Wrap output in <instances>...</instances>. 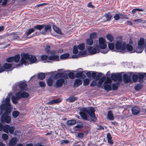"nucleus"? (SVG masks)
<instances>
[{
    "mask_svg": "<svg viewBox=\"0 0 146 146\" xmlns=\"http://www.w3.org/2000/svg\"><path fill=\"white\" fill-rule=\"evenodd\" d=\"M12 94V92L9 93L5 100L2 101V104L0 106V115L2 113L3 111L5 110V113L1 117V121L2 123H9L11 121V117L8 115L11 112L10 98Z\"/></svg>",
    "mask_w": 146,
    "mask_h": 146,
    "instance_id": "f257e3e1",
    "label": "nucleus"
},
{
    "mask_svg": "<svg viewBox=\"0 0 146 146\" xmlns=\"http://www.w3.org/2000/svg\"><path fill=\"white\" fill-rule=\"evenodd\" d=\"M103 74L98 73L97 76L95 80H93L90 84L91 87H94L97 85L98 87H101L104 81L103 86L104 89L108 92L110 91V77H108L106 78L105 76H103Z\"/></svg>",
    "mask_w": 146,
    "mask_h": 146,
    "instance_id": "f03ea898",
    "label": "nucleus"
},
{
    "mask_svg": "<svg viewBox=\"0 0 146 146\" xmlns=\"http://www.w3.org/2000/svg\"><path fill=\"white\" fill-rule=\"evenodd\" d=\"M80 112L79 114L82 119L84 120H88V117L87 115L88 114L91 117V120L94 122L97 120V117L96 116L94 112V109L91 107L89 110L85 108H83L80 110Z\"/></svg>",
    "mask_w": 146,
    "mask_h": 146,
    "instance_id": "7ed1b4c3",
    "label": "nucleus"
},
{
    "mask_svg": "<svg viewBox=\"0 0 146 146\" xmlns=\"http://www.w3.org/2000/svg\"><path fill=\"white\" fill-rule=\"evenodd\" d=\"M111 78L114 81L116 82L115 83L111 84L112 81L110 79V90H116L119 86L122 80V76L120 73H112L111 74Z\"/></svg>",
    "mask_w": 146,
    "mask_h": 146,
    "instance_id": "20e7f679",
    "label": "nucleus"
},
{
    "mask_svg": "<svg viewBox=\"0 0 146 146\" xmlns=\"http://www.w3.org/2000/svg\"><path fill=\"white\" fill-rule=\"evenodd\" d=\"M21 61L23 64H25V65L29 64V63L27 61V60H28L30 62V64L36 62V58L34 56L30 55L27 53H23L21 54Z\"/></svg>",
    "mask_w": 146,
    "mask_h": 146,
    "instance_id": "39448f33",
    "label": "nucleus"
},
{
    "mask_svg": "<svg viewBox=\"0 0 146 146\" xmlns=\"http://www.w3.org/2000/svg\"><path fill=\"white\" fill-rule=\"evenodd\" d=\"M15 95V96H13L11 97L12 102L15 104L17 103V100H19L21 98H27L29 96V95L27 92H21V91H19L16 93Z\"/></svg>",
    "mask_w": 146,
    "mask_h": 146,
    "instance_id": "423d86ee",
    "label": "nucleus"
},
{
    "mask_svg": "<svg viewBox=\"0 0 146 146\" xmlns=\"http://www.w3.org/2000/svg\"><path fill=\"white\" fill-rule=\"evenodd\" d=\"M126 42L122 41H119L116 42L115 44V49L117 52L122 53L127 52L126 47Z\"/></svg>",
    "mask_w": 146,
    "mask_h": 146,
    "instance_id": "0eeeda50",
    "label": "nucleus"
},
{
    "mask_svg": "<svg viewBox=\"0 0 146 146\" xmlns=\"http://www.w3.org/2000/svg\"><path fill=\"white\" fill-rule=\"evenodd\" d=\"M18 86H19L21 90H26L27 84L26 82H21L16 84L12 88L14 92H15L17 91L18 89Z\"/></svg>",
    "mask_w": 146,
    "mask_h": 146,
    "instance_id": "6e6552de",
    "label": "nucleus"
},
{
    "mask_svg": "<svg viewBox=\"0 0 146 146\" xmlns=\"http://www.w3.org/2000/svg\"><path fill=\"white\" fill-rule=\"evenodd\" d=\"M144 39L143 38H140L138 42L137 48L136 49L135 52L138 53H141L144 48Z\"/></svg>",
    "mask_w": 146,
    "mask_h": 146,
    "instance_id": "1a4fd4ad",
    "label": "nucleus"
},
{
    "mask_svg": "<svg viewBox=\"0 0 146 146\" xmlns=\"http://www.w3.org/2000/svg\"><path fill=\"white\" fill-rule=\"evenodd\" d=\"M86 48L88 52L92 54H95L99 52L100 49L97 45H95L94 47L88 46H86Z\"/></svg>",
    "mask_w": 146,
    "mask_h": 146,
    "instance_id": "9d476101",
    "label": "nucleus"
},
{
    "mask_svg": "<svg viewBox=\"0 0 146 146\" xmlns=\"http://www.w3.org/2000/svg\"><path fill=\"white\" fill-rule=\"evenodd\" d=\"M15 129V127L12 126L10 127L8 125H4V131L7 133L9 132L11 134H13Z\"/></svg>",
    "mask_w": 146,
    "mask_h": 146,
    "instance_id": "9b49d317",
    "label": "nucleus"
},
{
    "mask_svg": "<svg viewBox=\"0 0 146 146\" xmlns=\"http://www.w3.org/2000/svg\"><path fill=\"white\" fill-rule=\"evenodd\" d=\"M99 48L102 49H104L107 47L106 42L104 39L102 37H100L99 39Z\"/></svg>",
    "mask_w": 146,
    "mask_h": 146,
    "instance_id": "f8f14e48",
    "label": "nucleus"
},
{
    "mask_svg": "<svg viewBox=\"0 0 146 146\" xmlns=\"http://www.w3.org/2000/svg\"><path fill=\"white\" fill-rule=\"evenodd\" d=\"M20 59V55L19 54L16 55L15 56L9 57L6 59V61L9 62L14 61L16 62H19Z\"/></svg>",
    "mask_w": 146,
    "mask_h": 146,
    "instance_id": "ddd939ff",
    "label": "nucleus"
},
{
    "mask_svg": "<svg viewBox=\"0 0 146 146\" xmlns=\"http://www.w3.org/2000/svg\"><path fill=\"white\" fill-rule=\"evenodd\" d=\"M131 111L133 115H136L139 113L141 110L139 107L136 106L133 107L131 108Z\"/></svg>",
    "mask_w": 146,
    "mask_h": 146,
    "instance_id": "4468645a",
    "label": "nucleus"
},
{
    "mask_svg": "<svg viewBox=\"0 0 146 146\" xmlns=\"http://www.w3.org/2000/svg\"><path fill=\"white\" fill-rule=\"evenodd\" d=\"M64 80L63 79L60 78L57 80L56 83V88H59L62 86Z\"/></svg>",
    "mask_w": 146,
    "mask_h": 146,
    "instance_id": "2eb2a0df",
    "label": "nucleus"
},
{
    "mask_svg": "<svg viewBox=\"0 0 146 146\" xmlns=\"http://www.w3.org/2000/svg\"><path fill=\"white\" fill-rule=\"evenodd\" d=\"M17 140V138L16 137L12 138L9 142V146H14L16 144Z\"/></svg>",
    "mask_w": 146,
    "mask_h": 146,
    "instance_id": "dca6fc26",
    "label": "nucleus"
},
{
    "mask_svg": "<svg viewBox=\"0 0 146 146\" xmlns=\"http://www.w3.org/2000/svg\"><path fill=\"white\" fill-rule=\"evenodd\" d=\"M123 78L124 82L126 84L131 82V79L130 77L126 74H124L123 75Z\"/></svg>",
    "mask_w": 146,
    "mask_h": 146,
    "instance_id": "f3484780",
    "label": "nucleus"
},
{
    "mask_svg": "<svg viewBox=\"0 0 146 146\" xmlns=\"http://www.w3.org/2000/svg\"><path fill=\"white\" fill-rule=\"evenodd\" d=\"M127 52L128 51L130 53H133L135 52V50L133 49V46L129 44L126 45Z\"/></svg>",
    "mask_w": 146,
    "mask_h": 146,
    "instance_id": "a211bd4d",
    "label": "nucleus"
},
{
    "mask_svg": "<svg viewBox=\"0 0 146 146\" xmlns=\"http://www.w3.org/2000/svg\"><path fill=\"white\" fill-rule=\"evenodd\" d=\"M82 81L80 79H77L75 81L74 83V86L75 87H78L80 85L82 84Z\"/></svg>",
    "mask_w": 146,
    "mask_h": 146,
    "instance_id": "6ab92c4d",
    "label": "nucleus"
},
{
    "mask_svg": "<svg viewBox=\"0 0 146 146\" xmlns=\"http://www.w3.org/2000/svg\"><path fill=\"white\" fill-rule=\"evenodd\" d=\"M44 27V31H42V33L43 34H45L48 31H50L51 30V27L50 25H47Z\"/></svg>",
    "mask_w": 146,
    "mask_h": 146,
    "instance_id": "aec40b11",
    "label": "nucleus"
},
{
    "mask_svg": "<svg viewBox=\"0 0 146 146\" xmlns=\"http://www.w3.org/2000/svg\"><path fill=\"white\" fill-rule=\"evenodd\" d=\"M59 56L57 55H52L49 56L48 58V59L50 60H52L57 61L59 60Z\"/></svg>",
    "mask_w": 146,
    "mask_h": 146,
    "instance_id": "412c9836",
    "label": "nucleus"
},
{
    "mask_svg": "<svg viewBox=\"0 0 146 146\" xmlns=\"http://www.w3.org/2000/svg\"><path fill=\"white\" fill-rule=\"evenodd\" d=\"M61 101V99H59L57 100H52L47 103L48 105H52L54 104L58 103L60 102Z\"/></svg>",
    "mask_w": 146,
    "mask_h": 146,
    "instance_id": "4be33fe9",
    "label": "nucleus"
},
{
    "mask_svg": "<svg viewBox=\"0 0 146 146\" xmlns=\"http://www.w3.org/2000/svg\"><path fill=\"white\" fill-rule=\"evenodd\" d=\"M45 26V25H36L34 26V29L40 31Z\"/></svg>",
    "mask_w": 146,
    "mask_h": 146,
    "instance_id": "5701e85b",
    "label": "nucleus"
},
{
    "mask_svg": "<svg viewBox=\"0 0 146 146\" xmlns=\"http://www.w3.org/2000/svg\"><path fill=\"white\" fill-rule=\"evenodd\" d=\"M145 73H138V75L139 82H141L142 81L143 79L144 78L145 76Z\"/></svg>",
    "mask_w": 146,
    "mask_h": 146,
    "instance_id": "b1692460",
    "label": "nucleus"
},
{
    "mask_svg": "<svg viewBox=\"0 0 146 146\" xmlns=\"http://www.w3.org/2000/svg\"><path fill=\"white\" fill-rule=\"evenodd\" d=\"M52 28L54 30L56 33L60 34H62V32L61 30L59 28L56 27V26L53 25Z\"/></svg>",
    "mask_w": 146,
    "mask_h": 146,
    "instance_id": "393cba45",
    "label": "nucleus"
},
{
    "mask_svg": "<svg viewBox=\"0 0 146 146\" xmlns=\"http://www.w3.org/2000/svg\"><path fill=\"white\" fill-rule=\"evenodd\" d=\"M37 77L40 80H42L45 77V73L41 72L38 74Z\"/></svg>",
    "mask_w": 146,
    "mask_h": 146,
    "instance_id": "a878e982",
    "label": "nucleus"
},
{
    "mask_svg": "<svg viewBox=\"0 0 146 146\" xmlns=\"http://www.w3.org/2000/svg\"><path fill=\"white\" fill-rule=\"evenodd\" d=\"M67 124L68 125H74L76 123V121L74 119L68 120L67 121Z\"/></svg>",
    "mask_w": 146,
    "mask_h": 146,
    "instance_id": "bb28decb",
    "label": "nucleus"
},
{
    "mask_svg": "<svg viewBox=\"0 0 146 146\" xmlns=\"http://www.w3.org/2000/svg\"><path fill=\"white\" fill-rule=\"evenodd\" d=\"M86 45H91L93 44V40L91 38H88L86 40Z\"/></svg>",
    "mask_w": 146,
    "mask_h": 146,
    "instance_id": "cd10ccee",
    "label": "nucleus"
},
{
    "mask_svg": "<svg viewBox=\"0 0 146 146\" xmlns=\"http://www.w3.org/2000/svg\"><path fill=\"white\" fill-rule=\"evenodd\" d=\"M77 99V98L76 97L71 96L68 98L67 100V101L70 102H72L76 100Z\"/></svg>",
    "mask_w": 146,
    "mask_h": 146,
    "instance_id": "c85d7f7f",
    "label": "nucleus"
},
{
    "mask_svg": "<svg viewBox=\"0 0 146 146\" xmlns=\"http://www.w3.org/2000/svg\"><path fill=\"white\" fill-rule=\"evenodd\" d=\"M85 48V45L84 43H81L78 46V49L81 50H84Z\"/></svg>",
    "mask_w": 146,
    "mask_h": 146,
    "instance_id": "c756f323",
    "label": "nucleus"
},
{
    "mask_svg": "<svg viewBox=\"0 0 146 146\" xmlns=\"http://www.w3.org/2000/svg\"><path fill=\"white\" fill-rule=\"evenodd\" d=\"M91 39H95L97 37V34L96 32H94L91 33L90 36Z\"/></svg>",
    "mask_w": 146,
    "mask_h": 146,
    "instance_id": "7c9ffc66",
    "label": "nucleus"
},
{
    "mask_svg": "<svg viewBox=\"0 0 146 146\" xmlns=\"http://www.w3.org/2000/svg\"><path fill=\"white\" fill-rule=\"evenodd\" d=\"M143 87V85L141 84H137L135 86V89L136 90H139Z\"/></svg>",
    "mask_w": 146,
    "mask_h": 146,
    "instance_id": "2f4dec72",
    "label": "nucleus"
},
{
    "mask_svg": "<svg viewBox=\"0 0 146 146\" xmlns=\"http://www.w3.org/2000/svg\"><path fill=\"white\" fill-rule=\"evenodd\" d=\"M138 78V75L137 74H135L132 75V80L134 82H135L137 81Z\"/></svg>",
    "mask_w": 146,
    "mask_h": 146,
    "instance_id": "473e14b6",
    "label": "nucleus"
},
{
    "mask_svg": "<svg viewBox=\"0 0 146 146\" xmlns=\"http://www.w3.org/2000/svg\"><path fill=\"white\" fill-rule=\"evenodd\" d=\"M69 56V54L68 53H65L62 55L60 56V58L62 59H65L68 58Z\"/></svg>",
    "mask_w": 146,
    "mask_h": 146,
    "instance_id": "72a5a7b5",
    "label": "nucleus"
},
{
    "mask_svg": "<svg viewBox=\"0 0 146 146\" xmlns=\"http://www.w3.org/2000/svg\"><path fill=\"white\" fill-rule=\"evenodd\" d=\"M19 112L17 111H13L12 113V115L14 118L17 117L19 115Z\"/></svg>",
    "mask_w": 146,
    "mask_h": 146,
    "instance_id": "f704fd0d",
    "label": "nucleus"
},
{
    "mask_svg": "<svg viewBox=\"0 0 146 146\" xmlns=\"http://www.w3.org/2000/svg\"><path fill=\"white\" fill-rule=\"evenodd\" d=\"M35 31L34 28H31L29 29L27 32L25 33L26 35L28 36L32 33L33 32Z\"/></svg>",
    "mask_w": 146,
    "mask_h": 146,
    "instance_id": "c9c22d12",
    "label": "nucleus"
},
{
    "mask_svg": "<svg viewBox=\"0 0 146 146\" xmlns=\"http://www.w3.org/2000/svg\"><path fill=\"white\" fill-rule=\"evenodd\" d=\"M12 66V65L11 64L5 63L4 64L3 66L4 68L7 69H8L10 68Z\"/></svg>",
    "mask_w": 146,
    "mask_h": 146,
    "instance_id": "e433bc0d",
    "label": "nucleus"
},
{
    "mask_svg": "<svg viewBox=\"0 0 146 146\" xmlns=\"http://www.w3.org/2000/svg\"><path fill=\"white\" fill-rule=\"evenodd\" d=\"M53 81L51 78H49L47 80V84L49 86H51L52 85Z\"/></svg>",
    "mask_w": 146,
    "mask_h": 146,
    "instance_id": "4c0bfd02",
    "label": "nucleus"
},
{
    "mask_svg": "<svg viewBox=\"0 0 146 146\" xmlns=\"http://www.w3.org/2000/svg\"><path fill=\"white\" fill-rule=\"evenodd\" d=\"M89 79L88 78H86L84 80L83 85L84 86H87L89 84Z\"/></svg>",
    "mask_w": 146,
    "mask_h": 146,
    "instance_id": "58836bf2",
    "label": "nucleus"
},
{
    "mask_svg": "<svg viewBox=\"0 0 146 146\" xmlns=\"http://www.w3.org/2000/svg\"><path fill=\"white\" fill-rule=\"evenodd\" d=\"M8 137V135L5 133L3 134L2 135V138L4 140H7Z\"/></svg>",
    "mask_w": 146,
    "mask_h": 146,
    "instance_id": "ea45409f",
    "label": "nucleus"
},
{
    "mask_svg": "<svg viewBox=\"0 0 146 146\" xmlns=\"http://www.w3.org/2000/svg\"><path fill=\"white\" fill-rule=\"evenodd\" d=\"M73 52L74 54H76L78 52V51L77 49V47L76 46L74 45L73 47Z\"/></svg>",
    "mask_w": 146,
    "mask_h": 146,
    "instance_id": "a19ab883",
    "label": "nucleus"
},
{
    "mask_svg": "<svg viewBox=\"0 0 146 146\" xmlns=\"http://www.w3.org/2000/svg\"><path fill=\"white\" fill-rule=\"evenodd\" d=\"M68 76L70 78L74 79V74L73 72H70L68 74Z\"/></svg>",
    "mask_w": 146,
    "mask_h": 146,
    "instance_id": "79ce46f5",
    "label": "nucleus"
},
{
    "mask_svg": "<svg viewBox=\"0 0 146 146\" xmlns=\"http://www.w3.org/2000/svg\"><path fill=\"white\" fill-rule=\"evenodd\" d=\"M121 15V14H115L114 17V18L115 20H118L119 19Z\"/></svg>",
    "mask_w": 146,
    "mask_h": 146,
    "instance_id": "37998d69",
    "label": "nucleus"
},
{
    "mask_svg": "<svg viewBox=\"0 0 146 146\" xmlns=\"http://www.w3.org/2000/svg\"><path fill=\"white\" fill-rule=\"evenodd\" d=\"M83 74V72H77L76 74V77L77 78L81 77L82 76Z\"/></svg>",
    "mask_w": 146,
    "mask_h": 146,
    "instance_id": "c03bdc74",
    "label": "nucleus"
},
{
    "mask_svg": "<svg viewBox=\"0 0 146 146\" xmlns=\"http://www.w3.org/2000/svg\"><path fill=\"white\" fill-rule=\"evenodd\" d=\"M143 9H135L132 10V12L133 13H134L137 11H143Z\"/></svg>",
    "mask_w": 146,
    "mask_h": 146,
    "instance_id": "a18cd8bd",
    "label": "nucleus"
},
{
    "mask_svg": "<svg viewBox=\"0 0 146 146\" xmlns=\"http://www.w3.org/2000/svg\"><path fill=\"white\" fill-rule=\"evenodd\" d=\"M50 46L49 45H47L45 49V51L48 54L50 52Z\"/></svg>",
    "mask_w": 146,
    "mask_h": 146,
    "instance_id": "49530a36",
    "label": "nucleus"
},
{
    "mask_svg": "<svg viewBox=\"0 0 146 146\" xmlns=\"http://www.w3.org/2000/svg\"><path fill=\"white\" fill-rule=\"evenodd\" d=\"M86 54V52L85 51H80L79 52L78 55L80 57V56H84Z\"/></svg>",
    "mask_w": 146,
    "mask_h": 146,
    "instance_id": "de8ad7c7",
    "label": "nucleus"
},
{
    "mask_svg": "<svg viewBox=\"0 0 146 146\" xmlns=\"http://www.w3.org/2000/svg\"><path fill=\"white\" fill-rule=\"evenodd\" d=\"M110 50H111L113 52L115 51L114 45L113 44L110 43Z\"/></svg>",
    "mask_w": 146,
    "mask_h": 146,
    "instance_id": "09e8293b",
    "label": "nucleus"
},
{
    "mask_svg": "<svg viewBox=\"0 0 146 146\" xmlns=\"http://www.w3.org/2000/svg\"><path fill=\"white\" fill-rule=\"evenodd\" d=\"M39 85L42 88L45 87L46 85L45 83L42 81L40 82L39 83Z\"/></svg>",
    "mask_w": 146,
    "mask_h": 146,
    "instance_id": "8fccbe9b",
    "label": "nucleus"
},
{
    "mask_svg": "<svg viewBox=\"0 0 146 146\" xmlns=\"http://www.w3.org/2000/svg\"><path fill=\"white\" fill-rule=\"evenodd\" d=\"M143 20L141 19H135L133 20V21L136 23H141L142 22Z\"/></svg>",
    "mask_w": 146,
    "mask_h": 146,
    "instance_id": "3c124183",
    "label": "nucleus"
},
{
    "mask_svg": "<svg viewBox=\"0 0 146 146\" xmlns=\"http://www.w3.org/2000/svg\"><path fill=\"white\" fill-rule=\"evenodd\" d=\"M84 134L82 133H79L78 134L77 137L80 138H82L84 136Z\"/></svg>",
    "mask_w": 146,
    "mask_h": 146,
    "instance_id": "603ef678",
    "label": "nucleus"
},
{
    "mask_svg": "<svg viewBox=\"0 0 146 146\" xmlns=\"http://www.w3.org/2000/svg\"><path fill=\"white\" fill-rule=\"evenodd\" d=\"M96 72H93L92 73L91 76H92L94 78H95L97 76Z\"/></svg>",
    "mask_w": 146,
    "mask_h": 146,
    "instance_id": "864d4df0",
    "label": "nucleus"
},
{
    "mask_svg": "<svg viewBox=\"0 0 146 146\" xmlns=\"http://www.w3.org/2000/svg\"><path fill=\"white\" fill-rule=\"evenodd\" d=\"M48 56L45 55H43L41 56V58L42 60H45L47 59L48 58Z\"/></svg>",
    "mask_w": 146,
    "mask_h": 146,
    "instance_id": "5fc2aeb1",
    "label": "nucleus"
},
{
    "mask_svg": "<svg viewBox=\"0 0 146 146\" xmlns=\"http://www.w3.org/2000/svg\"><path fill=\"white\" fill-rule=\"evenodd\" d=\"M4 125L3 126V124L0 123V131L3 130L4 131Z\"/></svg>",
    "mask_w": 146,
    "mask_h": 146,
    "instance_id": "6e6d98bb",
    "label": "nucleus"
},
{
    "mask_svg": "<svg viewBox=\"0 0 146 146\" xmlns=\"http://www.w3.org/2000/svg\"><path fill=\"white\" fill-rule=\"evenodd\" d=\"M61 142V143L67 144L69 143V141L68 140H63Z\"/></svg>",
    "mask_w": 146,
    "mask_h": 146,
    "instance_id": "4d7b16f0",
    "label": "nucleus"
},
{
    "mask_svg": "<svg viewBox=\"0 0 146 146\" xmlns=\"http://www.w3.org/2000/svg\"><path fill=\"white\" fill-rule=\"evenodd\" d=\"M114 119V117L113 116L112 112L110 111V120H113Z\"/></svg>",
    "mask_w": 146,
    "mask_h": 146,
    "instance_id": "13d9d810",
    "label": "nucleus"
},
{
    "mask_svg": "<svg viewBox=\"0 0 146 146\" xmlns=\"http://www.w3.org/2000/svg\"><path fill=\"white\" fill-rule=\"evenodd\" d=\"M98 128H97V129L98 130H103L104 129V128L103 126L101 125H98Z\"/></svg>",
    "mask_w": 146,
    "mask_h": 146,
    "instance_id": "bf43d9fd",
    "label": "nucleus"
},
{
    "mask_svg": "<svg viewBox=\"0 0 146 146\" xmlns=\"http://www.w3.org/2000/svg\"><path fill=\"white\" fill-rule=\"evenodd\" d=\"M8 0H3V1L2 2V5H6L7 4Z\"/></svg>",
    "mask_w": 146,
    "mask_h": 146,
    "instance_id": "052dcab7",
    "label": "nucleus"
},
{
    "mask_svg": "<svg viewBox=\"0 0 146 146\" xmlns=\"http://www.w3.org/2000/svg\"><path fill=\"white\" fill-rule=\"evenodd\" d=\"M88 6L89 7L91 8H93L94 7V6L92 5V3L91 2H90L88 3Z\"/></svg>",
    "mask_w": 146,
    "mask_h": 146,
    "instance_id": "680f3d73",
    "label": "nucleus"
},
{
    "mask_svg": "<svg viewBox=\"0 0 146 146\" xmlns=\"http://www.w3.org/2000/svg\"><path fill=\"white\" fill-rule=\"evenodd\" d=\"M107 138H108V142L110 143V133H108L107 134Z\"/></svg>",
    "mask_w": 146,
    "mask_h": 146,
    "instance_id": "e2e57ef3",
    "label": "nucleus"
},
{
    "mask_svg": "<svg viewBox=\"0 0 146 146\" xmlns=\"http://www.w3.org/2000/svg\"><path fill=\"white\" fill-rule=\"evenodd\" d=\"M105 17H106V19L107 20H110V15L109 14H107Z\"/></svg>",
    "mask_w": 146,
    "mask_h": 146,
    "instance_id": "0e129e2a",
    "label": "nucleus"
},
{
    "mask_svg": "<svg viewBox=\"0 0 146 146\" xmlns=\"http://www.w3.org/2000/svg\"><path fill=\"white\" fill-rule=\"evenodd\" d=\"M86 74L87 76L89 77H90L91 76L92 74L90 72H87Z\"/></svg>",
    "mask_w": 146,
    "mask_h": 146,
    "instance_id": "69168bd1",
    "label": "nucleus"
},
{
    "mask_svg": "<svg viewBox=\"0 0 146 146\" xmlns=\"http://www.w3.org/2000/svg\"><path fill=\"white\" fill-rule=\"evenodd\" d=\"M82 125H78L75 126V127L78 128V129H80L82 127Z\"/></svg>",
    "mask_w": 146,
    "mask_h": 146,
    "instance_id": "338daca9",
    "label": "nucleus"
},
{
    "mask_svg": "<svg viewBox=\"0 0 146 146\" xmlns=\"http://www.w3.org/2000/svg\"><path fill=\"white\" fill-rule=\"evenodd\" d=\"M127 23L128 24V25H132V23L129 21H127Z\"/></svg>",
    "mask_w": 146,
    "mask_h": 146,
    "instance_id": "774afa93",
    "label": "nucleus"
}]
</instances>
